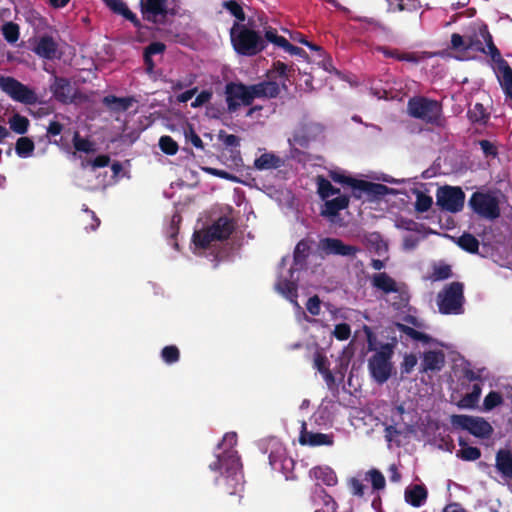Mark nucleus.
<instances>
[{
    "label": "nucleus",
    "mask_w": 512,
    "mask_h": 512,
    "mask_svg": "<svg viewBox=\"0 0 512 512\" xmlns=\"http://www.w3.org/2000/svg\"><path fill=\"white\" fill-rule=\"evenodd\" d=\"M279 93L280 87L275 81H262L253 85L229 82L225 86L227 110L235 113L241 105L249 106L256 98H276Z\"/></svg>",
    "instance_id": "obj_1"
},
{
    "label": "nucleus",
    "mask_w": 512,
    "mask_h": 512,
    "mask_svg": "<svg viewBox=\"0 0 512 512\" xmlns=\"http://www.w3.org/2000/svg\"><path fill=\"white\" fill-rule=\"evenodd\" d=\"M209 469L220 472V477L215 479V484L223 485L225 493L236 495L242 492V464L237 451L229 450L224 455H217L216 460L209 464Z\"/></svg>",
    "instance_id": "obj_2"
},
{
    "label": "nucleus",
    "mask_w": 512,
    "mask_h": 512,
    "mask_svg": "<svg viewBox=\"0 0 512 512\" xmlns=\"http://www.w3.org/2000/svg\"><path fill=\"white\" fill-rule=\"evenodd\" d=\"M230 38L234 50L242 56H255L266 48V42L258 32L239 22L233 24Z\"/></svg>",
    "instance_id": "obj_3"
},
{
    "label": "nucleus",
    "mask_w": 512,
    "mask_h": 512,
    "mask_svg": "<svg viewBox=\"0 0 512 512\" xmlns=\"http://www.w3.org/2000/svg\"><path fill=\"white\" fill-rule=\"evenodd\" d=\"M409 115L427 124L442 125V105L437 100L423 96L410 98L407 104Z\"/></svg>",
    "instance_id": "obj_4"
},
{
    "label": "nucleus",
    "mask_w": 512,
    "mask_h": 512,
    "mask_svg": "<svg viewBox=\"0 0 512 512\" xmlns=\"http://www.w3.org/2000/svg\"><path fill=\"white\" fill-rule=\"evenodd\" d=\"M464 301V285L458 281L447 284L437 295L439 312L445 315L462 314Z\"/></svg>",
    "instance_id": "obj_5"
},
{
    "label": "nucleus",
    "mask_w": 512,
    "mask_h": 512,
    "mask_svg": "<svg viewBox=\"0 0 512 512\" xmlns=\"http://www.w3.org/2000/svg\"><path fill=\"white\" fill-rule=\"evenodd\" d=\"M329 176L332 181L350 187L352 189V196L356 199H360L363 193L376 197L385 196L389 190L384 184L356 179L339 172H330Z\"/></svg>",
    "instance_id": "obj_6"
},
{
    "label": "nucleus",
    "mask_w": 512,
    "mask_h": 512,
    "mask_svg": "<svg viewBox=\"0 0 512 512\" xmlns=\"http://www.w3.org/2000/svg\"><path fill=\"white\" fill-rule=\"evenodd\" d=\"M392 356L393 347L390 344H383L368 360L370 375L380 385L384 384L392 374Z\"/></svg>",
    "instance_id": "obj_7"
},
{
    "label": "nucleus",
    "mask_w": 512,
    "mask_h": 512,
    "mask_svg": "<svg viewBox=\"0 0 512 512\" xmlns=\"http://www.w3.org/2000/svg\"><path fill=\"white\" fill-rule=\"evenodd\" d=\"M450 423L454 429L466 430L481 439L489 438L493 433L491 424L482 417L453 414Z\"/></svg>",
    "instance_id": "obj_8"
},
{
    "label": "nucleus",
    "mask_w": 512,
    "mask_h": 512,
    "mask_svg": "<svg viewBox=\"0 0 512 512\" xmlns=\"http://www.w3.org/2000/svg\"><path fill=\"white\" fill-rule=\"evenodd\" d=\"M483 29H488L487 25L483 24L473 29L465 35L453 33L451 35V48L456 51H468L486 53L484 43L486 42V34Z\"/></svg>",
    "instance_id": "obj_9"
},
{
    "label": "nucleus",
    "mask_w": 512,
    "mask_h": 512,
    "mask_svg": "<svg viewBox=\"0 0 512 512\" xmlns=\"http://www.w3.org/2000/svg\"><path fill=\"white\" fill-rule=\"evenodd\" d=\"M0 88L14 101L25 105H35L38 102L36 92L13 77L0 76Z\"/></svg>",
    "instance_id": "obj_10"
},
{
    "label": "nucleus",
    "mask_w": 512,
    "mask_h": 512,
    "mask_svg": "<svg viewBox=\"0 0 512 512\" xmlns=\"http://www.w3.org/2000/svg\"><path fill=\"white\" fill-rule=\"evenodd\" d=\"M465 193L458 186L445 185L436 192V205L443 211L460 212L464 207Z\"/></svg>",
    "instance_id": "obj_11"
},
{
    "label": "nucleus",
    "mask_w": 512,
    "mask_h": 512,
    "mask_svg": "<svg viewBox=\"0 0 512 512\" xmlns=\"http://www.w3.org/2000/svg\"><path fill=\"white\" fill-rule=\"evenodd\" d=\"M468 204L477 215L485 219H497L501 213L498 199L489 193L474 192Z\"/></svg>",
    "instance_id": "obj_12"
},
{
    "label": "nucleus",
    "mask_w": 512,
    "mask_h": 512,
    "mask_svg": "<svg viewBox=\"0 0 512 512\" xmlns=\"http://www.w3.org/2000/svg\"><path fill=\"white\" fill-rule=\"evenodd\" d=\"M319 246L327 255L355 256L359 252L358 247L345 244L338 238H324Z\"/></svg>",
    "instance_id": "obj_13"
},
{
    "label": "nucleus",
    "mask_w": 512,
    "mask_h": 512,
    "mask_svg": "<svg viewBox=\"0 0 512 512\" xmlns=\"http://www.w3.org/2000/svg\"><path fill=\"white\" fill-rule=\"evenodd\" d=\"M50 91L54 98L62 104L72 103L75 99V90L70 80L65 77L55 76Z\"/></svg>",
    "instance_id": "obj_14"
},
{
    "label": "nucleus",
    "mask_w": 512,
    "mask_h": 512,
    "mask_svg": "<svg viewBox=\"0 0 512 512\" xmlns=\"http://www.w3.org/2000/svg\"><path fill=\"white\" fill-rule=\"evenodd\" d=\"M301 432L299 436V443L301 445H308L311 447L317 446H332L334 443L333 434H324L319 432H311L307 430L305 422L302 423Z\"/></svg>",
    "instance_id": "obj_15"
},
{
    "label": "nucleus",
    "mask_w": 512,
    "mask_h": 512,
    "mask_svg": "<svg viewBox=\"0 0 512 512\" xmlns=\"http://www.w3.org/2000/svg\"><path fill=\"white\" fill-rule=\"evenodd\" d=\"M167 0H141V13L143 18L149 22L156 23L159 15H167Z\"/></svg>",
    "instance_id": "obj_16"
},
{
    "label": "nucleus",
    "mask_w": 512,
    "mask_h": 512,
    "mask_svg": "<svg viewBox=\"0 0 512 512\" xmlns=\"http://www.w3.org/2000/svg\"><path fill=\"white\" fill-rule=\"evenodd\" d=\"M312 502L315 506H321L314 512H337L338 503L336 500L322 487L315 489L312 495Z\"/></svg>",
    "instance_id": "obj_17"
},
{
    "label": "nucleus",
    "mask_w": 512,
    "mask_h": 512,
    "mask_svg": "<svg viewBox=\"0 0 512 512\" xmlns=\"http://www.w3.org/2000/svg\"><path fill=\"white\" fill-rule=\"evenodd\" d=\"M209 228L214 238L218 241H223L227 240L235 230V222L232 218L221 216Z\"/></svg>",
    "instance_id": "obj_18"
},
{
    "label": "nucleus",
    "mask_w": 512,
    "mask_h": 512,
    "mask_svg": "<svg viewBox=\"0 0 512 512\" xmlns=\"http://www.w3.org/2000/svg\"><path fill=\"white\" fill-rule=\"evenodd\" d=\"M58 45L49 35H44L39 38L33 51L36 55L47 60H53L56 58Z\"/></svg>",
    "instance_id": "obj_19"
},
{
    "label": "nucleus",
    "mask_w": 512,
    "mask_h": 512,
    "mask_svg": "<svg viewBox=\"0 0 512 512\" xmlns=\"http://www.w3.org/2000/svg\"><path fill=\"white\" fill-rule=\"evenodd\" d=\"M350 198L348 195H339L331 200H326L321 210V215L328 218L336 217L341 210L348 208Z\"/></svg>",
    "instance_id": "obj_20"
},
{
    "label": "nucleus",
    "mask_w": 512,
    "mask_h": 512,
    "mask_svg": "<svg viewBox=\"0 0 512 512\" xmlns=\"http://www.w3.org/2000/svg\"><path fill=\"white\" fill-rule=\"evenodd\" d=\"M166 50V45L163 42H151L144 48L143 61L145 64V72L149 75L154 73L155 62L153 61L154 55H162Z\"/></svg>",
    "instance_id": "obj_21"
},
{
    "label": "nucleus",
    "mask_w": 512,
    "mask_h": 512,
    "mask_svg": "<svg viewBox=\"0 0 512 512\" xmlns=\"http://www.w3.org/2000/svg\"><path fill=\"white\" fill-rule=\"evenodd\" d=\"M428 496L427 489L424 485H411L405 489V501L413 507H421Z\"/></svg>",
    "instance_id": "obj_22"
},
{
    "label": "nucleus",
    "mask_w": 512,
    "mask_h": 512,
    "mask_svg": "<svg viewBox=\"0 0 512 512\" xmlns=\"http://www.w3.org/2000/svg\"><path fill=\"white\" fill-rule=\"evenodd\" d=\"M445 362L442 351L430 350L423 354L421 372L439 371Z\"/></svg>",
    "instance_id": "obj_23"
},
{
    "label": "nucleus",
    "mask_w": 512,
    "mask_h": 512,
    "mask_svg": "<svg viewBox=\"0 0 512 512\" xmlns=\"http://www.w3.org/2000/svg\"><path fill=\"white\" fill-rule=\"evenodd\" d=\"M104 104L113 112L120 113L128 111L133 104L137 103V99L133 96L117 97L109 95L104 98Z\"/></svg>",
    "instance_id": "obj_24"
},
{
    "label": "nucleus",
    "mask_w": 512,
    "mask_h": 512,
    "mask_svg": "<svg viewBox=\"0 0 512 512\" xmlns=\"http://www.w3.org/2000/svg\"><path fill=\"white\" fill-rule=\"evenodd\" d=\"M496 469L503 477L512 480V453L507 449H500L496 453Z\"/></svg>",
    "instance_id": "obj_25"
},
{
    "label": "nucleus",
    "mask_w": 512,
    "mask_h": 512,
    "mask_svg": "<svg viewBox=\"0 0 512 512\" xmlns=\"http://www.w3.org/2000/svg\"><path fill=\"white\" fill-rule=\"evenodd\" d=\"M372 286L385 294L397 292V282L385 272L376 273L372 277Z\"/></svg>",
    "instance_id": "obj_26"
},
{
    "label": "nucleus",
    "mask_w": 512,
    "mask_h": 512,
    "mask_svg": "<svg viewBox=\"0 0 512 512\" xmlns=\"http://www.w3.org/2000/svg\"><path fill=\"white\" fill-rule=\"evenodd\" d=\"M498 81L505 95L512 100V68L507 61H502V65L497 67Z\"/></svg>",
    "instance_id": "obj_27"
},
{
    "label": "nucleus",
    "mask_w": 512,
    "mask_h": 512,
    "mask_svg": "<svg viewBox=\"0 0 512 512\" xmlns=\"http://www.w3.org/2000/svg\"><path fill=\"white\" fill-rule=\"evenodd\" d=\"M107 6L116 14L123 16L126 20H129L137 28L141 26V23L137 16L127 7L126 3L122 0H105Z\"/></svg>",
    "instance_id": "obj_28"
},
{
    "label": "nucleus",
    "mask_w": 512,
    "mask_h": 512,
    "mask_svg": "<svg viewBox=\"0 0 512 512\" xmlns=\"http://www.w3.org/2000/svg\"><path fill=\"white\" fill-rule=\"evenodd\" d=\"M310 474L326 486H335L338 482L336 473L328 466H316L310 470Z\"/></svg>",
    "instance_id": "obj_29"
},
{
    "label": "nucleus",
    "mask_w": 512,
    "mask_h": 512,
    "mask_svg": "<svg viewBox=\"0 0 512 512\" xmlns=\"http://www.w3.org/2000/svg\"><path fill=\"white\" fill-rule=\"evenodd\" d=\"M375 50L382 53L387 58H394L398 61L411 63H417L419 61L418 56L413 52H401L398 49H391L386 46H377Z\"/></svg>",
    "instance_id": "obj_30"
},
{
    "label": "nucleus",
    "mask_w": 512,
    "mask_h": 512,
    "mask_svg": "<svg viewBox=\"0 0 512 512\" xmlns=\"http://www.w3.org/2000/svg\"><path fill=\"white\" fill-rule=\"evenodd\" d=\"M310 242L306 239L300 240L294 249L293 252V262L294 266H300L303 267L306 265V261L310 254Z\"/></svg>",
    "instance_id": "obj_31"
},
{
    "label": "nucleus",
    "mask_w": 512,
    "mask_h": 512,
    "mask_svg": "<svg viewBox=\"0 0 512 512\" xmlns=\"http://www.w3.org/2000/svg\"><path fill=\"white\" fill-rule=\"evenodd\" d=\"M281 163L282 161L278 156L272 153H264L255 159L254 166L258 170H268L279 168Z\"/></svg>",
    "instance_id": "obj_32"
},
{
    "label": "nucleus",
    "mask_w": 512,
    "mask_h": 512,
    "mask_svg": "<svg viewBox=\"0 0 512 512\" xmlns=\"http://www.w3.org/2000/svg\"><path fill=\"white\" fill-rule=\"evenodd\" d=\"M276 289L291 302L297 303L298 286L297 283L288 279H281L276 284Z\"/></svg>",
    "instance_id": "obj_33"
},
{
    "label": "nucleus",
    "mask_w": 512,
    "mask_h": 512,
    "mask_svg": "<svg viewBox=\"0 0 512 512\" xmlns=\"http://www.w3.org/2000/svg\"><path fill=\"white\" fill-rule=\"evenodd\" d=\"M388 3V10L391 12H413L420 8L417 0H386Z\"/></svg>",
    "instance_id": "obj_34"
},
{
    "label": "nucleus",
    "mask_w": 512,
    "mask_h": 512,
    "mask_svg": "<svg viewBox=\"0 0 512 512\" xmlns=\"http://www.w3.org/2000/svg\"><path fill=\"white\" fill-rule=\"evenodd\" d=\"M317 182V192L321 199L325 200L333 195L340 194V189L334 187L331 182L326 179L324 176H318L316 179Z\"/></svg>",
    "instance_id": "obj_35"
},
{
    "label": "nucleus",
    "mask_w": 512,
    "mask_h": 512,
    "mask_svg": "<svg viewBox=\"0 0 512 512\" xmlns=\"http://www.w3.org/2000/svg\"><path fill=\"white\" fill-rule=\"evenodd\" d=\"M456 244L461 249L471 254H475L479 250L478 239L470 233H464L460 237H458Z\"/></svg>",
    "instance_id": "obj_36"
},
{
    "label": "nucleus",
    "mask_w": 512,
    "mask_h": 512,
    "mask_svg": "<svg viewBox=\"0 0 512 512\" xmlns=\"http://www.w3.org/2000/svg\"><path fill=\"white\" fill-rule=\"evenodd\" d=\"M413 194L416 196L414 207L418 213L427 212L432 207L433 199L431 196L419 189H414Z\"/></svg>",
    "instance_id": "obj_37"
},
{
    "label": "nucleus",
    "mask_w": 512,
    "mask_h": 512,
    "mask_svg": "<svg viewBox=\"0 0 512 512\" xmlns=\"http://www.w3.org/2000/svg\"><path fill=\"white\" fill-rule=\"evenodd\" d=\"M29 124L30 122L28 118L20 114H14L9 119L11 130L20 135H23L28 131Z\"/></svg>",
    "instance_id": "obj_38"
},
{
    "label": "nucleus",
    "mask_w": 512,
    "mask_h": 512,
    "mask_svg": "<svg viewBox=\"0 0 512 512\" xmlns=\"http://www.w3.org/2000/svg\"><path fill=\"white\" fill-rule=\"evenodd\" d=\"M486 34V46L487 50L485 54H489L493 62L497 64V67L502 65V61H506L502 58L501 53L499 49L496 47V45L493 42L492 35L490 34L488 29H483Z\"/></svg>",
    "instance_id": "obj_39"
},
{
    "label": "nucleus",
    "mask_w": 512,
    "mask_h": 512,
    "mask_svg": "<svg viewBox=\"0 0 512 512\" xmlns=\"http://www.w3.org/2000/svg\"><path fill=\"white\" fill-rule=\"evenodd\" d=\"M193 241L196 246L207 248L213 241L218 240L214 238L211 229L208 227L207 229L196 231L193 235Z\"/></svg>",
    "instance_id": "obj_40"
},
{
    "label": "nucleus",
    "mask_w": 512,
    "mask_h": 512,
    "mask_svg": "<svg viewBox=\"0 0 512 512\" xmlns=\"http://www.w3.org/2000/svg\"><path fill=\"white\" fill-rule=\"evenodd\" d=\"M34 142L28 137H20L15 145V151L19 157L26 158L34 151Z\"/></svg>",
    "instance_id": "obj_41"
},
{
    "label": "nucleus",
    "mask_w": 512,
    "mask_h": 512,
    "mask_svg": "<svg viewBox=\"0 0 512 512\" xmlns=\"http://www.w3.org/2000/svg\"><path fill=\"white\" fill-rule=\"evenodd\" d=\"M468 117L473 123H486L489 119V114L486 112L483 104L476 103L468 110Z\"/></svg>",
    "instance_id": "obj_42"
},
{
    "label": "nucleus",
    "mask_w": 512,
    "mask_h": 512,
    "mask_svg": "<svg viewBox=\"0 0 512 512\" xmlns=\"http://www.w3.org/2000/svg\"><path fill=\"white\" fill-rule=\"evenodd\" d=\"M399 330L410 337L413 340L421 341L425 344H428L432 341L431 336H429L426 333L420 332L410 326L404 325V324H398Z\"/></svg>",
    "instance_id": "obj_43"
},
{
    "label": "nucleus",
    "mask_w": 512,
    "mask_h": 512,
    "mask_svg": "<svg viewBox=\"0 0 512 512\" xmlns=\"http://www.w3.org/2000/svg\"><path fill=\"white\" fill-rule=\"evenodd\" d=\"M397 292H394L396 295L393 297V301L391 302V305L399 310L404 307H406L410 300V295L405 287V285L398 286Z\"/></svg>",
    "instance_id": "obj_44"
},
{
    "label": "nucleus",
    "mask_w": 512,
    "mask_h": 512,
    "mask_svg": "<svg viewBox=\"0 0 512 512\" xmlns=\"http://www.w3.org/2000/svg\"><path fill=\"white\" fill-rule=\"evenodd\" d=\"M2 34H3L4 39L8 43L14 44L15 42L18 41L19 35H20L18 24L14 23V22H7V23L3 24Z\"/></svg>",
    "instance_id": "obj_45"
},
{
    "label": "nucleus",
    "mask_w": 512,
    "mask_h": 512,
    "mask_svg": "<svg viewBox=\"0 0 512 512\" xmlns=\"http://www.w3.org/2000/svg\"><path fill=\"white\" fill-rule=\"evenodd\" d=\"M456 457L463 461H476L481 457V450L474 446L464 447L457 450Z\"/></svg>",
    "instance_id": "obj_46"
},
{
    "label": "nucleus",
    "mask_w": 512,
    "mask_h": 512,
    "mask_svg": "<svg viewBox=\"0 0 512 512\" xmlns=\"http://www.w3.org/2000/svg\"><path fill=\"white\" fill-rule=\"evenodd\" d=\"M159 147L161 151L167 155H175L178 151L177 142L168 135L161 136L159 139Z\"/></svg>",
    "instance_id": "obj_47"
},
{
    "label": "nucleus",
    "mask_w": 512,
    "mask_h": 512,
    "mask_svg": "<svg viewBox=\"0 0 512 512\" xmlns=\"http://www.w3.org/2000/svg\"><path fill=\"white\" fill-rule=\"evenodd\" d=\"M161 358L166 364H174L180 359V351L177 346H165L161 350Z\"/></svg>",
    "instance_id": "obj_48"
},
{
    "label": "nucleus",
    "mask_w": 512,
    "mask_h": 512,
    "mask_svg": "<svg viewBox=\"0 0 512 512\" xmlns=\"http://www.w3.org/2000/svg\"><path fill=\"white\" fill-rule=\"evenodd\" d=\"M452 276L451 266L448 264H440L435 265L433 267V272L431 274V279L433 281H442L450 278Z\"/></svg>",
    "instance_id": "obj_49"
},
{
    "label": "nucleus",
    "mask_w": 512,
    "mask_h": 512,
    "mask_svg": "<svg viewBox=\"0 0 512 512\" xmlns=\"http://www.w3.org/2000/svg\"><path fill=\"white\" fill-rule=\"evenodd\" d=\"M367 476L374 490H382L385 488L386 482L384 475L377 469H371L367 472Z\"/></svg>",
    "instance_id": "obj_50"
},
{
    "label": "nucleus",
    "mask_w": 512,
    "mask_h": 512,
    "mask_svg": "<svg viewBox=\"0 0 512 512\" xmlns=\"http://www.w3.org/2000/svg\"><path fill=\"white\" fill-rule=\"evenodd\" d=\"M503 402V397L499 392H489L483 401V407L486 411H491L495 407L499 406Z\"/></svg>",
    "instance_id": "obj_51"
},
{
    "label": "nucleus",
    "mask_w": 512,
    "mask_h": 512,
    "mask_svg": "<svg viewBox=\"0 0 512 512\" xmlns=\"http://www.w3.org/2000/svg\"><path fill=\"white\" fill-rule=\"evenodd\" d=\"M73 145L77 151L90 153L94 151L93 144L86 138H82L79 132H75L73 136Z\"/></svg>",
    "instance_id": "obj_52"
},
{
    "label": "nucleus",
    "mask_w": 512,
    "mask_h": 512,
    "mask_svg": "<svg viewBox=\"0 0 512 512\" xmlns=\"http://www.w3.org/2000/svg\"><path fill=\"white\" fill-rule=\"evenodd\" d=\"M265 42H271L278 47H283L286 44L287 39L277 34V30L272 27L265 28L264 38Z\"/></svg>",
    "instance_id": "obj_53"
},
{
    "label": "nucleus",
    "mask_w": 512,
    "mask_h": 512,
    "mask_svg": "<svg viewBox=\"0 0 512 512\" xmlns=\"http://www.w3.org/2000/svg\"><path fill=\"white\" fill-rule=\"evenodd\" d=\"M184 136L186 142L192 143V145L197 149H204V143L202 139L199 137V135L195 132L192 125H187V128H185L184 130Z\"/></svg>",
    "instance_id": "obj_54"
},
{
    "label": "nucleus",
    "mask_w": 512,
    "mask_h": 512,
    "mask_svg": "<svg viewBox=\"0 0 512 512\" xmlns=\"http://www.w3.org/2000/svg\"><path fill=\"white\" fill-rule=\"evenodd\" d=\"M224 7L239 21H245V13L242 6L234 0H229L224 3Z\"/></svg>",
    "instance_id": "obj_55"
},
{
    "label": "nucleus",
    "mask_w": 512,
    "mask_h": 512,
    "mask_svg": "<svg viewBox=\"0 0 512 512\" xmlns=\"http://www.w3.org/2000/svg\"><path fill=\"white\" fill-rule=\"evenodd\" d=\"M236 444L237 434L235 432L226 433L223 437L222 442L219 443L217 446L218 449H221L223 446H225L226 448L223 450V452L219 453L218 455H224L229 450L236 451L234 449V446Z\"/></svg>",
    "instance_id": "obj_56"
},
{
    "label": "nucleus",
    "mask_w": 512,
    "mask_h": 512,
    "mask_svg": "<svg viewBox=\"0 0 512 512\" xmlns=\"http://www.w3.org/2000/svg\"><path fill=\"white\" fill-rule=\"evenodd\" d=\"M417 357L416 355L410 353V354H406L404 356V359H403V362L401 363L400 365V371H401V374L402 375H407V374H410L414 367L417 365Z\"/></svg>",
    "instance_id": "obj_57"
},
{
    "label": "nucleus",
    "mask_w": 512,
    "mask_h": 512,
    "mask_svg": "<svg viewBox=\"0 0 512 512\" xmlns=\"http://www.w3.org/2000/svg\"><path fill=\"white\" fill-rule=\"evenodd\" d=\"M219 140L225 147H238L240 145V138L234 134H227L224 130H220L218 134Z\"/></svg>",
    "instance_id": "obj_58"
},
{
    "label": "nucleus",
    "mask_w": 512,
    "mask_h": 512,
    "mask_svg": "<svg viewBox=\"0 0 512 512\" xmlns=\"http://www.w3.org/2000/svg\"><path fill=\"white\" fill-rule=\"evenodd\" d=\"M333 335L340 341L347 340L351 335L350 325L347 323L337 324L334 328Z\"/></svg>",
    "instance_id": "obj_59"
},
{
    "label": "nucleus",
    "mask_w": 512,
    "mask_h": 512,
    "mask_svg": "<svg viewBox=\"0 0 512 512\" xmlns=\"http://www.w3.org/2000/svg\"><path fill=\"white\" fill-rule=\"evenodd\" d=\"M478 402H479V399L474 394H472L470 392V393H467L466 395H464L458 401L457 406L459 408L473 409L477 406Z\"/></svg>",
    "instance_id": "obj_60"
},
{
    "label": "nucleus",
    "mask_w": 512,
    "mask_h": 512,
    "mask_svg": "<svg viewBox=\"0 0 512 512\" xmlns=\"http://www.w3.org/2000/svg\"><path fill=\"white\" fill-rule=\"evenodd\" d=\"M306 309L313 316H318L321 311V300L318 295L310 297L306 303Z\"/></svg>",
    "instance_id": "obj_61"
},
{
    "label": "nucleus",
    "mask_w": 512,
    "mask_h": 512,
    "mask_svg": "<svg viewBox=\"0 0 512 512\" xmlns=\"http://www.w3.org/2000/svg\"><path fill=\"white\" fill-rule=\"evenodd\" d=\"M212 95H213L212 91H210V90H202L196 96L194 101L191 103V106L193 108H198V107H201V106L205 105L206 103H208L211 100Z\"/></svg>",
    "instance_id": "obj_62"
},
{
    "label": "nucleus",
    "mask_w": 512,
    "mask_h": 512,
    "mask_svg": "<svg viewBox=\"0 0 512 512\" xmlns=\"http://www.w3.org/2000/svg\"><path fill=\"white\" fill-rule=\"evenodd\" d=\"M479 145L486 157H496L498 154L497 147L489 140H480Z\"/></svg>",
    "instance_id": "obj_63"
},
{
    "label": "nucleus",
    "mask_w": 512,
    "mask_h": 512,
    "mask_svg": "<svg viewBox=\"0 0 512 512\" xmlns=\"http://www.w3.org/2000/svg\"><path fill=\"white\" fill-rule=\"evenodd\" d=\"M348 485L353 495L358 497H362L364 495L365 486L359 479L351 478Z\"/></svg>",
    "instance_id": "obj_64"
}]
</instances>
